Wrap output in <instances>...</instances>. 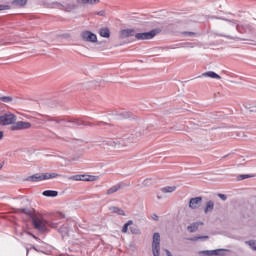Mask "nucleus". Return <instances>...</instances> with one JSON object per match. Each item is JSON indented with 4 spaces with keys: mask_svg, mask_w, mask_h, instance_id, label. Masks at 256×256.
I'll list each match as a JSON object with an SVG mask.
<instances>
[{
    "mask_svg": "<svg viewBox=\"0 0 256 256\" xmlns=\"http://www.w3.org/2000/svg\"><path fill=\"white\" fill-rule=\"evenodd\" d=\"M45 121H54L55 123H66L64 124L65 127H81V125H91V123L79 119L65 122L64 120H57L49 118L48 116L46 117Z\"/></svg>",
    "mask_w": 256,
    "mask_h": 256,
    "instance_id": "nucleus-4",
    "label": "nucleus"
},
{
    "mask_svg": "<svg viewBox=\"0 0 256 256\" xmlns=\"http://www.w3.org/2000/svg\"><path fill=\"white\" fill-rule=\"evenodd\" d=\"M32 223L37 231H47V225L53 229H57V223L45 221V219H43L41 216H34L32 218Z\"/></svg>",
    "mask_w": 256,
    "mask_h": 256,
    "instance_id": "nucleus-2",
    "label": "nucleus"
},
{
    "mask_svg": "<svg viewBox=\"0 0 256 256\" xmlns=\"http://www.w3.org/2000/svg\"><path fill=\"white\" fill-rule=\"evenodd\" d=\"M6 9H9L8 5H0V11H5Z\"/></svg>",
    "mask_w": 256,
    "mask_h": 256,
    "instance_id": "nucleus-39",
    "label": "nucleus"
},
{
    "mask_svg": "<svg viewBox=\"0 0 256 256\" xmlns=\"http://www.w3.org/2000/svg\"><path fill=\"white\" fill-rule=\"evenodd\" d=\"M155 35H157V31L151 30L150 32H143V33H137V34L135 33L134 37L138 41H145V40L153 39Z\"/></svg>",
    "mask_w": 256,
    "mask_h": 256,
    "instance_id": "nucleus-8",
    "label": "nucleus"
},
{
    "mask_svg": "<svg viewBox=\"0 0 256 256\" xmlns=\"http://www.w3.org/2000/svg\"><path fill=\"white\" fill-rule=\"evenodd\" d=\"M201 77H210V79H221L219 74L215 73L214 71H208L202 73L200 76H198V79H201Z\"/></svg>",
    "mask_w": 256,
    "mask_h": 256,
    "instance_id": "nucleus-15",
    "label": "nucleus"
},
{
    "mask_svg": "<svg viewBox=\"0 0 256 256\" xmlns=\"http://www.w3.org/2000/svg\"><path fill=\"white\" fill-rule=\"evenodd\" d=\"M3 168V164H0V169H2Z\"/></svg>",
    "mask_w": 256,
    "mask_h": 256,
    "instance_id": "nucleus-46",
    "label": "nucleus"
},
{
    "mask_svg": "<svg viewBox=\"0 0 256 256\" xmlns=\"http://www.w3.org/2000/svg\"><path fill=\"white\" fill-rule=\"evenodd\" d=\"M220 37H227V39H234V41H239V38L237 37L225 36L223 34H221Z\"/></svg>",
    "mask_w": 256,
    "mask_h": 256,
    "instance_id": "nucleus-37",
    "label": "nucleus"
},
{
    "mask_svg": "<svg viewBox=\"0 0 256 256\" xmlns=\"http://www.w3.org/2000/svg\"><path fill=\"white\" fill-rule=\"evenodd\" d=\"M152 253H153V256L161 255V234H159L158 232L153 234Z\"/></svg>",
    "mask_w": 256,
    "mask_h": 256,
    "instance_id": "nucleus-5",
    "label": "nucleus"
},
{
    "mask_svg": "<svg viewBox=\"0 0 256 256\" xmlns=\"http://www.w3.org/2000/svg\"><path fill=\"white\" fill-rule=\"evenodd\" d=\"M167 256H173L169 250H165Z\"/></svg>",
    "mask_w": 256,
    "mask_h": 256,
    "instance_id": "nucleus-44",
    "label": "nucleus"
},
{
    "mask_svg": "<svg viewBox=\"0 0 256 256\" xmlns=\"http://www.w3.org/2000/svg\"><path fill=\"white\" fill-rule=\"evenodd\" d=\"M3 139V131H0V140Z\"/></svg>",
    "mask_w": 256,
    "mask_h": 256,
    "instance_id": "nucleus-45",
    "label": "nucleus"
},
{
    "mask_svg": "<svg viewBox=\"0 0 256 256\" xmlns=\"http://www.w3.org/2000/svg\"><path fill=\"white\" fill-rule=\"evenodd\" d=\"M110 211L112 213H117V215H122L123 217H125V211L119 207H110Z\"/></svg>",
    "mask_w": 256,
    "mask_h": 256,
    "instance_id": "nucleus-22",
    "label": "nucleus"
},
{
    "mask_svg": "<svg viewBox=\"0 0 256 256\" xmlns=\"http://www.w3.org/2000/svg\"><path fill=\"white\" fill-rule=\"evenodd\" d=\"M250 113H256V107H252V108L250 109Z\"/></svg>",
    "mask_w": 256,
    "mask_h": 256,
    "instance_id": "nucleus-43",
    "label": "nucleus"
},
{
    "mask_svg": "<svg viewBox=\"0 0 256 256\" xmlns=\"http://www.w3.org/2000/svg\"><path fill=\"white\" fill-rule=\"evenodd\" d=\"M127 37H135V30L125 29L120 31V39H127Z\"/></svg>",
    "mask_w": 256,
    "mask_h": 256,
    "instance_id": "nucleus-12",
    "label": "nucleus"
},
{
    "mask_svg": "<svg viewBox=\"0 0 256 256\" xmlns=\"http://www.w3.org/2000/svg\"><path fill=\"white\" fill-rule=\"evenodd\" d=\"M152 219H153L154 221H159V216H157V214H153V215H152Z\"/></svg>",
    "mask_w": 256,
    "mask_h": 256,
    "instance_id": "nucleus-42",
    "label": "nucleus"
},
{
    "mask_svg": "<svg viewBox=\"0 0 256 256\" xmlns=\"http://www.w3.org/2000/svg\"><path fill=\"white\" fill-rule=\"evenodd\" d=\"M213 209H215V203L211 200H209L208 202H206V206L204 208V213H210L211 211H213Z\"/></svg>",
    "mask_w": 256,
    "mask_h": 256,
    "instance_id": "nucleus-20",
    "label": "nucleus"
},
{
    "mask_svg": "<svg viewBox=\"0 0 256 256\" xmlns=\"http://www.w3.org/2000/svg\"><path fill=\"white\" fill-rule=\"evenodd\" d=\"M60 233H62V235H67V233H69V228L67 227L60 228Z\"/></svg>",
    "mask_w": 256,
    "mask_h": 256,
    "instance_id": "nucleus-34",
    "label": "nucleus"
},
{
    "mask_svg": "<svg viewBox=\"0 0 256 256\" xmlns=\"http://www.w3.org/2000/svg\"><path fill=\"white\" fill-rule=\"evenodd\" d=\"M22 213H25L26 215H29V213H31V211L27 208L22 209Z\"/></svg>",
    "mask_w": 256,
    "mask_h": 256,
    "instance_id": "nucleus-41",
    "label": "nucleus"
},
{
    "mask_svg": "<svg viewBox=\"0 0 256 256\" xmlns=\"http://www.w3.org/2000/svg\"><path fill=\"white\" fill-rule=\"evenodd\" d=\"M14 5H17L18 7H25V5H27V0H15Z\"/></svg>",
    "mask_w": 256,
    "mask_h": 256,
    "instance_id": "nucleus-29",
    "label": "nucleus"
},
{
    "mask_svg": "<svg viewBox=\"0 0 256 256\" xmlns=\"http://www.w3.org/2000/svg\"><path fill=\"white\" fill-rule=\"evenodd\" d=\"M245 245H248L252 251H256V240L245 241Z\"/></svg>",
    "mask_w": 256,
    "mask_h": 256,
    "instance_id": "nucleus-26",
    "label": "nucleus"
},
{
    "mask_svg": "<svg viewBox=\"0 0 256 256\" xmlns=\"http://www.w3.org/2000/svg\"><path fill=\"white\" fill-rule=\"evenodd\" d=\"M71 181H85V175H74L69 178Z\"/></svg>",
    "mask_w": 256,
    "mask_h": 256,
    "instance_id": "nucleus-25",
    "label": "nucleus"
},
{
    "mask_svg": "<svg viewBox=\"0 0 256 256\" xmlns=\"http://www.w3.org/2000/svg\"><path fill=\"white\" fill-rule=\"evenodd\" d=\"M17 121V115L6 112L3 115L0 116V125H15V122Z\"/></svg>",
    "mask_w": 256,
    "mask_h": 256,
    "instance_id": "nucleus-6",
    "label": "nucleus"
},
{
    "mask_svg": "<svg viewBox=\"0 0 256 256\" xmlns=\"http://www.w3.org/2000/svg\"><path fill=\"white\" fill-rule=\"evenodd\" d=\"M202 203H203V198L201 196L194 197L189 200L188 207H189V209H194V210L199 209V207H201Z\"/></svg>",
    "mask_w": 256,
    "mask_h": 256,
    "instance_id": "nucleus-11",
    "label": "nucleus"
},
{
    "mask_svg": "<svg viewBox=\"0 0 256 256\" xmlns=\"http://www.w3.org/2000/svg\"><path fill=\"white\" fill-rule=\"evenodd\" d=\"M56 177H61V174H57V173H44L45 181H47V179H55Z\"/></svg>",
    "mask_w": 256,
    "mask_h": 256,
    "instance_id": "nucleus-24",
    "label": "nucleus"
},
{
    "mask_svg": "<svg viewBox=\"0 0 256 256\" xmlns=\"http://www.w3.org/2000/svg\"><path fill=\"white\" fill-rule=\"evenodd\" d=\"M99 177L97 176H86L85 181H97Z\"/></svg>",
    "mask_w": 256,
    "mask_h": 256,
    "instance_id": "nucleus-32",
    "label": "nucleus"
},
{
    "mask_svg": "<svg viewBox=\"0 0 256 256\" xmlns=\"http://www.w3.org/2000/svg\"><path fill=\"white\" fill-rule=\"evenodd\" d=\"M0 101L2 103H13V97H11V96H1Z\"/></svg>",
    "mask_w": 256,
    "mask_h": 256,
    "instance_id": "nucleus-27",
    "label": "nucleus"
},
{
    "mask_svg": "<svg viewBox=\"0 0 256 256\" xmlns=\"http://www.w3.org/2000/svg\"><path fill=\"white\" fill-rule=\"evenodd\" d=\"M218 197H219L222 201H227V195H225V194H218Z\"/></svg>",
    "mask_w": 256,
    "mask_h": 256,
    "instance_id": "nucleus-36",
    "label": "nucleus"
},
{
    "mask_svg": "<svg viewBox=\"0 0 256 256\" xmlns=\"http://www.w3.org/2000/svg\"><path fill=\"white\" fill-rule=\"evenodd\" d=\"M199 239H209V236H196L192 239H190V241H199Z\"/></svg>",
    "mask_w": 256,
    "mask_h": 256,
    "instance_id": "nucleus-33",
    "label": "nucleus"
},
{
    "mask_svg": "<svg viewBox=\"0 0 256 256\" xmlns=\"http://www.w3.org/2000/svg\"><path fill=\"white\" fill-rule=\"evenodd\" d=\"M251 175L242 174L239 176V179H250Z\"/></svg>",
    "mask_w": 256,
    "mask_h": 256,
    "instance_id": "nucleus-38",
    "label": "nucleus"
},
{
    "mask_svg": "<svg viewBox=\"0 0 256 256\" xmlns=\"http://www.w3.org/2000/svg\"><path fill=\"white\" fill-rule=\"evenodd\" d=\"M133 114L131 112L123 111L115 114V119H131Z\"/></svg>",
    "mask_w": 256,
    "mask_h": 256,
    "instance_id": "nucleus-16",
    "label": "nucleus"
},
{
    "mask_svg": "<svg viewBox=\"0 0 256 256\" xmlns=\"http://www.w3.org/2000/svg\"><path fill=\"white\" fill-rule=\"evenodd\" d=\"M25 129H31L30 122L16 121L14 125L11 126L12 131H23Z\"/></svg>",
    "mask_w": 256,
    "mask_h": 256,
    "instance_id": "nucleus-10",
    "label": "nucleus"
},
{
    "mask_svg": "<svg viewBox=\"0 0 256 256\" xmlns=\"http://www.w3.org/2000/svg\"><path fill=\"white\" fill-rule=\"evenodd\" d=\"M225 249H216V250H201L198 252L200 256H225Z\"/></svg>",
    "mask_w": 256,
    "mask_h": 256,
    "instance_id": "nucleus-9",
    "label": "nucleus"
},
{
    "mask_svg": "<svg viewBox=\"0 0 256 256\" xmlns=\"http://www.w3.org/2000/svg\"><path fill=\"white\" fill-rule=\"evenodd\" d=\"M120 189H123V184L118 183L109 188L106 192V195H113V193H117V191H120Z\"/></svg>",
    "mask_w": 256,
    "mask_h": 256,
    "instance_id": "nucleus-17",
    "label": "nucleus"
},
{
    "mask_svg": "<svg viewBox=\"0 0 256 256\" xmlns=\"http://www.w3.org/2000/svg\"><path fill=\"white\" fill-rule=\"evenodd\" d=\"M82 41L86 43H97V35L91 31H83L80 34Z\"/></svg>",
    "mask_w": 256,
    "mask_h": 256,
    "instance_id": "nucleus-7",
    "label": "nucleus"
},
{
    "mask_svg": "<svg viewBox=\"0 0 256 256\" xmlns=\"http://www.w3.org/2000/svg\"><path fill=\"white\" fill-rule=\"evenodd\" d=\"M133 225V220H129L126 224H124L122 228V233H127L129 231V227Z\"/></svg>",
    "mask_w": 256,
    "mask_h": 256,
    "instance_id": "nucleus-28",
    "label": "nucleus"
},
{
    "mask_svg": "<svg viewBox=\"0 0 256 256\" xmlns=\"http://www.w3.org/2000/svg\"><path fill=\"white\" fill-rule=\"evenodd\" d=\"M182 35H185L186 37H197V33L195 32H182Z\"/></svg>",
    "mask_w": 256,
    "mask_h": 256,
    "instance_id": "nucleus-31",
    "label": "nucleus"
},
{
    "mask_svg": "<svg viewBox=\"0 0 256 256\" xmlns=\"http://www.w3.org/2000/svg\"><path fill=\"white\" fill-rule=\"evenodd\" d=\"M162 193H173L177 191V186H167L164 188H161Z\"/></svg>",
    "mask_w": 256,
    "mask_h": 256,
    "instance_id": "nucleus-23",
    "label": "nucleus"
},
{
    "mask_svg": "<svg viewBox=\"0 0 256 256\" xmlns=\"http://www.w3.org/2000/svg\"><path fill=\"white\" fill-rule=\"evenodd\" d=\"M223 21H228L229 23H233V25H236V29L239 33H243V30L242 29H249V25L247 24H239L237 23V21L233 20H227V19H223Z\"/></svg>",
    "mask_w": 256,
    "mask_h": 256,
    "instance_id": "nucleus-14",
    "label": "nucleus"
},
{
    "mask_svg": "<svg viewBox=\"0 0 256 256\" xmlns=\"http://www.w3.org/2000/svg\"><path fill=\"white\" fill-rule=\"evenodd\" d=\"M55 9H60L61 11H66L67 13H71V11H75L77 9V4H75V0H67L62 4L59 2H55L53 4Z\"/></svg>",
    "mask_w": 256,
    "mask_h": 256,
    "instance_id": "nucleus-3",
    "label": "nucleus"
},
{
    "mask_svg": "<svg viewBox=\"0 0 256 256\" xmlns=\"http://www.w3.org/2000/svg\"><path fill=\"white\" fill-rule=\"evenodd\" d=\"M140 135V132H135L128 137H124L122 140H108L106 141V145L109 147H114L115 149H119L120 147H127L129 143H133L135 139H138Z\"/></svg>",
    "mask_w": 256,
    "mask_h": 256,
    "instance_id": "nucleus-1",
    "label": "nucleus"
},
{
    "mask_svg": "<svg viewBox=\"0 0 256 256\" xmlns=\"http://www.w3.org/2000/svg\"><path fill=\"white\" fill-rule=\"evenodd\" d=\"M82 3H89V5H97L99 3V0H81Z\"/></svg>",
    "mask_w": 256,
    "mask_h": 256,
    "instance_id": "nucleus-30",
    "label": "nucleus"
},
{
    "mask_svg": "<svg viewBox=\"0 0 256 256\" xmlns=\"http://www.w3.org/2000/svg\"><path fill=\"white\" fill-rule=\"evenodd\" d=\"M157 199H161V196H157Z\"/></svg>",
    "mask_w": 256,
    "mask_h": 256,
    "instance_id": "nucleus-47",
    "label": "nucleus"
},
{
    "mask_svg": "<svg viewBox=\"0 0 256 256\" xmlns=\"http://www.w3.org/2000/svg\"><path fill=\"white\" fill-rule=\"evenodd\" d=\"M27 181H31L32 183H37L39 181H45V173L42 174H34L27 178Z\"/></svg>",
    "mask_w": 256,
    "mask_h": 256,
    "instance_id": "nucleus-13",
    "label": "nucleus"
},
{
    "mask_svg": "<svg viewBox=\"0 0 256 256\" xmlns=\"http://www.w3.org/2000/svg\"><path fill=\"white\" fill-rule=\"evenodd\" d=\"M130 231L133 235H139V229L135 227H130Z\"/></svg>",
    "mask_w": 256,
    "mask_h": 256,
    "instance_id": "nucleus-35",
    "label": "nucleus"
},
{
    "mask_svg": "<svg viewBox=\"0 0 256 256\" xmlns=\"http://www.w3.org/2000/svg\"><path fill=\"white\" fill-rule=\"evenodd\" d=\"M97 15H99L100 17H104L105 16V11L101 10V11L97 12Z\"/></svg>",
    "mask_w": 256,
    "mask_h": 256,
    "instance_id": "nucleus-40",
    "label": "nucleus"
},
{
    "mask_svg": "<svg viewBox=\"0 0 256 256\" xmlns=\"http://www.w3.org/2000/svg\"><path fill=\"white\" fill-rule=\"evenodd\" d=\"M201 225H203V222H194L190 226L187 227V231H189V233H195L198 231V229H199V227H201Z\"/></svg>",
    "mask_w": 256,
    "mask_h": 256,
    "instance_id": "nucleus-18",
    "label": "nucleus"
},
{
    "mask_svg": "<svg viewBox=\"0 0 256 256\" xmlns=\"http://www.w3.org/2000/svg\"><path fill=\"white\" fill-rule=\"evenodd\" d=\"M42 195H44V197H57V195H59V192L55 190H46L42 193Z\"/></svg>",
    "mask_w": 256,
    "mask_h": 256,
    "instance_id": "nucleus-21",
    "label": "nucleus"
},
{
    "mask_svg": "<svg viewBox=\"0 0 256 256\" xmlns=\"http://www.w3.org/2000/svg\"><path fill=\"white\" fill-rule=\"evenodd\" d=\"M100 37H104L105 39H109L111 37V31H109V28H101L99 30Z\"/></svg>",
    "mask_w": 256,
    "mask_h": 256,
    "instance_id": "nucleus-19",
    "label": "nucleus"
}]
</instances>
